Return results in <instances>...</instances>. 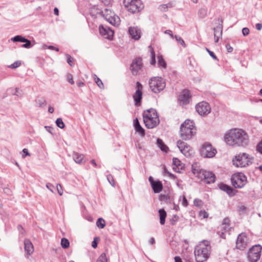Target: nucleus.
Here are the masks:
<instances>
[{"label": "nucleus", "mask_w": 262, "mask_h": 262, "mask_svg": "<svg viewBox=\"0 0 262 262\" xmlns=\"http://www.w3.org/2000/svg\"><path fill=\"white\" fill-rule=\"evenodd\" d=\"M225 141L230 146L246 147L249 143V137L243 129L233 128L225 135Z\"/></svg>", "instance_id": "f257e3e1"}, {"label": "nucleus", "mask_w": 262, "mask_h": 262, "mask_svg": "<svg viewBox=\"0 0 262 262\" xmlns=\"http://www.w3.org/2000/svg\"><path fill=\"white\" fill-rule=\"evenodd\" d=\"M211 247L209 242L205 241L199 245L195 247L194 249V255L197 262H204L209 256Z\"/></svg>", "instance_id": "f03ea898"}, {"label": "nucleus", "mask_w": 262, "mask_h": 262, "mask_svg": "<svg viewBox=\"0 0 262 262\" xmlns=\"http://www.w3.org/2000/svg\"><path fill=\"white\" fill-rule=\"evenodd\" d=\"M195 133L196 129L192 121L189 120H186L181 124L180 136L182 140H190L195 135Z\"/></svg>", "instance_id": "7ed1b4c3"}, {"label": "nucleus", "mask_w": 262, "mask_h": 262, "mask_svg": "<svg viewBox=\"0 0 262 262\" xmlns=\"http://www.w3.org/2000/svg\"><path fill=\"white\" fill-rule=\"evenodd\" d=\"M254 158L246 153H240L233 159V164L236 167H245L253 163Z\"/></svg>", "instance_id": "20e7f679"}, {"label": "nucleus", "mask_w": 262, "mask_h": 262, "mask_svg": "<svg viewBox=\"0 0 262 262\" xmlns=\"http://www.w3.org/2000/svg\"><path fill=\"white\" fill-rule=\"evenodd\" d=\"M123 4L126 10L132 14L138 13L144 8L141 0H123Z\"/></svg>", "instance_id": "39448f33"}, {"label": "nucleus", "mask_w": 262, "mask_h": 262, "mask_svg": "<svg viewBox=\"0 0 262 262\" xmlns=\"http://www.w3.org/2000/svg\"><path fill=\"white\" fill-rule=\"evenodd\" d=\"M149 86L150 90L155 94L163 91L166 86L165 80L161 77H154L149 80Z\"/></svg>", "instance_id": "423d86ee"}, {"label": "nucleus", "mask_w": 262, "mask_h": 262, "mask_svg": "<svg viewBox=\"0 0 262 262\" xmlns=\"http://www.w3.org/2000/svg\"><path fill=\"white\" fill-rule=\"evenodd\" d=\"M231 181L232 185L235 188H241L246 184L247 177L244 173L238 172L232 176Z\"/></svg>", "instance_id": "0eeeda50"}, {"label": "nucleus", "mask_w": 262, "mask_h": 262, "mask_svg": "<svg viewBox=\"0 0 262 262\" xmlns=\"http://www.w3.org/2000/svg\"><path fill=\"white\" fill-rule=\"evenodd\" d=\"M262 247L260 245L253 246L248 253V258L250 262H257L260 257Z\"/></svg>", "instance_id": "6e6552de"}, {"label": "nucleus", "mask_w": 262, "mask_h": 262, "mask_svg": "<svg viewBox=\"0 0 262 262\" xmlns=\"http://www.w3.org/2000/svg\"><path fill=\"white\" fill-rule=\"evenodd\" d=\"M216 149L208 142L203 144L200 150L201 156L204 158H212L216 155Z\"/></svg>", "instance_id": "1a4fd4ad"}, {"label": "nucleus", "mask_w": 262, "mask_h": 262, "mask_svg": "<svg viewBox=\"0 0 262 262\" xmlns=\"http://www.w3.org/2000/svg\"><path fill=\"white\" fill-rule=\"evenodd\" d=\"M177 145L181 152L186 157H190L193 153V149L190 145L183 141H178Z\"/></svg>", "instance_id": "9d476101"}, {"label": "nucleus", "mask_w": 262, "mask_h": 262, "mask_svg": "<svg viewBox=\"0 0 262 262\" xmlns=\"http://www.w3.org/2000/svg\"><path fill=\"white\" fill-rule=\"evenodd\" d=\"M136 91L133 95V98L135 101V104L136 106L141 105V100L142 99V90L143 85L139 82H137L136 83Z\"/></svg>", "instance_id": "9b49d317"}, {"label": "nucleus", "mask_w": 262, "mask_h": 262, "mask_svg": "<svg viewBox=\"0 0 262 262\" xmlns=\"http://www.w3.org/2000/svg\"><path fill=\"white\" fill-rule=\"evenodd\" d=\"M196 111L201 116L208 115L211 111L209 104L205 101L199 103L195 106Z\"/></svg>", "instance_id": "f8f14e48"}, {"label": "nucleus", "mask_w": 262, "mask_h": 262, "mask_svg": "<svg viewBox=\"0 0 262 262\" xmlns=\"http://www.w3.org/2000/svg\"><path fill=\"white\" fill-rule=\"evenodd\" d=\"M248 238L244 233L238 235L236 242V247L240 250H244L248 245Z\"/></svg>", "instance_id": "ddd939ff"}, {"label": "nucleus", "mask_w": 262, "mask_h": 262, "mask_svg": "<svg viewBox=\"0 0 262 262\" xmlns=\"http://www.w3.org/2000/svg\"><path fill=\"white\" fill-rule=\"evenodd\" d=\"M216 21V24H217V25L213 29L214 37L215 42H217L220 38L222 36L223 23V20L222 18H219Z\"/></svg>", "instance_id": "4468645a"}, {"label": "nucleus", "mask_w": 262, "mask_h": 262, "mask_svg": "<svg viewBox=\"0 0 262 262\" xmlns=\"http://www.w3.org/2000/svg\"><path fill=\"white\" fill-rule=\"evenodd\" d=\"M143 121L145 126L148 128H153L156 127L160 122L159 117L150 118L147 115L143 118Z\"/></svg>", "instance_id": "2eb2a0df"}, {"label": "nucleus", "mask_w": 262, "mask_h": 262, "mask_svg": "<svg viewBox=\"0 0 262 262\" xmlns=\"http://www.w3.org/2000/svg\"><path fill=\"white\" fill-rule=\"evenodd\" d=\"M142 67V58L137 57L134 59L130 66V70L134 75H137Z\"/></svg>", "instance_id": "dca6fc26"}, {"label": "nucleus", "mask_w": 262, "mask_h": 262, "mask_svg": "<svg viewBox=\"0 0 262 262\" xmlns=\"http://www.w3.org/2000/svg\"><path fill=\"white\" fill-rule=\"evenodd\" d=\"M215 176L212 172L204 170L201 179H203L206 183L211 184L215 182Z\"/></svg>", "instance_id": "f3484780"}, {"label": "nucleus", "mask_w": 262, "mask_h": 262, "mask_svg": "<svg viewBox=\"0 0 262 262\" xmlns=\"http://www.w3.org/2000/svg\"><path fill=\"white\" fill-rule=\"evenodd\" d=\"M148 180L155 193H159L163 189V185L160 181H155L152 177L150 176Z\"/></svg>", "instance_id": "a211bd4d"}, {"label": "nucleus", "mask_w": 262, "mask_h": 262, "mask_svg": "<svg viewBox=\"0 0 262 262\" xmlns=\"http://www.w3.org/2000/svg\"><path fill=\"white\" fill-rule=\"evenodd\" d=\"M190 97V92L187 90H184L179 95L178 99L181 104L184 105L189 103Z\"/></svg>", "instance_id": "6ab92c4d"}, {"label": "nucleus", "mask_w": 262, "mask_h": 262, "mask_svg": "<svg viewBox=\"0 0 262 262\" xmlns=\"http://www.w3.org/2000/svg\"><path fill=\"white\" fill-rule=\"evenodd\" d=\"M104 18L111 25L114 26H118L120 23V17L115 15H110L108 14H103Z\"/></svg>", "instance_id": "aec40b11"}, {"label": "nucleus", "mask_w": 262, "mask_h": 262, "mask_svg": "<svg viewBox=\"0 0 262 262\" xmlns=\"http://www.w3.org/2000/svg\"><path fill=\"white\" fill-rule=\"evenodd\" d=\"M99 30L100 34L106 38L111 39L113 36L114 32L110 28L104 27L103 25H100Z\"/></svg>", "instance_id": "412c9836"}, {"label": "nucleus", "mask_w": 262, "mask_h": 262, "mask_svg": "<svg viewBox=\"0 0 262 262\" xmlns=\"http://www.w3.org/2000/svg\"><path fill=\"white\" fill-rule=\"evenodd\" d=\"M131 37L135 40H138L141 37V30L137 27H130L128 29Z\"/></svg>", "instance_id": "4be33fe9"}, {"label": "nucleus", "mask_w": 262, "mask_h": 262, "mask_svg": "<svg viewBox=\"0 0 262 262\" xmlns=\"http://www.w3.org/2000/svg\"><path fill=\"white\" fill-rule=\"evenodd\" d=\"M219 188L222 190L226 192L230 196H234L235 194V190L228 185L221 183L219 185Z\"/></svg>", "instance_id": "5701e85b"}, {"label": "nucleus", "mask_w": 262, "mask_h": 262, "mask_svg": "<svg viewBox=\"0 0 262 262\" xmlns=\"http://www.w3.org/2000/svg\"><path fill=\"white\" fill-rule=\"evenodd\" d=\"M191 168L193 173L199 179H201V178H202V174L203 173L204 170L201 169L196 163L193 164Z\"/></svg>", "instance_id": "b1692460"}, {"label": "nucleus", "mask_w": 262, "mask_h": 262, "mask_svg": "<svg viewBox=\"0 0 262 262\" xmlns=\"http://www.w3.org/2000/svg\"><path fill=\"white\" fill-rule=\"evenodd\" d=\"M25 250L27 254L30 255L34 251V247L32 243L28 239L24 242Z\"/></svg>", "instance_id": "393cba45"}, {"label": "nucleus", "mask_w": 262, "mask_h": 262, "mask_svg": "<svg viewBox=\"0 0 262 262\" xmlns=\"http://www.w3.org/2000/svg\"><path fill=\"white\" fill-rule=\"evenodd\" d=\"M134 126L136 132L139 133L141 136L145 135V130L140 124L138 118H136L134 120Z\"/></svg>", "instance_id": "a878e982"}, {"label": "nucleus", "mask_w": 262, "mask_h": 262, "mask_svg": "<svg viewBox=\"0 0 262 262\" xmlns=\"http://www.w3.org/2000/svg\"><path fill=\"white\" fill-rule=\"evenodd\" d=\"M146 115L149 116L150 118L152 117H159L156 110L154 108H150L145 111L143 113V118H144V117Z\"/></svg>", "instance_id": "bb28decb"}, {"label": "nucleus", "mask_w": 262, "mask_h": 262, "mask_svg": "<svg viewBox=\"0 0 262 262\" xmlns=\"http://www.w3.org/2000/svg\"><path fill=\"white\" fill-rule=\"evenodd\" d=\"M160 223L161 225H164L165 222V219L166 217L167 213L164 209H160L158 211Z\"/></svg>", "instance_id": "cd10ccee"}, {"label": "nucleus", "mask_w": 262, "mask_h": 262, "mask_svg": "<svg viewBox=\"0 0 262 262\" xmlns=\"http://www.w3.org/2000/svg\"><path fill=\"white\" fill-rule=\"evenodd\" d=\"M73 158L76 163L80 164L83 160L84 155L76 152H74Z\"/></svg>", "instance_id": "c85d7f7f"}, {"label": "nucleus", "mask_w": 262, "mask_h": 262, "mask_svg": "<svg viewBox=\"0 0 262 262\" xmlns=\"http://www.w3.org/2000/svg\"><path fill=\"white\" fill-rule=\"evenodd\" d=\"M158 65L160 68H163L165 69L167 67V63L161 55H159L157 57Z\"/></svg>", "instance_id": "c756f323"}, {"label": "nucleus", "mask_w": 262, "mask_h": 262, "mask_svg": "<svg viewBox=\"0 0 262 262\" xmlns=\"http://www.w3.org/2000/svg\"><path fill=\"white\" fill-rule=\"evenodd\" d=\"M157 144L161 150L167 152L168 149V147L164 144L163 141L160 139H157Z\"/></svg>", "instance_id": "7c9ffc66"}, {"label": "nucleus", "mask_w": 262, "mask_h": 262, "mask_svg": "<svg viewBox=\"0 0 262 262\" xmlns=\"http://www.w3.org/2000/svg\"><path fill=\"white\" fill-rule=\"evenodd\" d=\"M207 14V9L206 8H202L199 9L198 12V15L201 18H205Z\"/></svg>", "instance_id": "2f4dec72"}, {"label": "nucleus", "mask_w": 262, "mask_h": 262, "mask_svg": "<svg viewBox=\"0 0 262 262\" xmlns=\"http://www.w3.org/2000/svg\"><path fill=\"white\" fill-rule=\"evenodd\" d=\"M35 102L37 106L40 107H43L47 105V101L45 99L43 98L36 100Z\"/></svg>", "instance_id": "473e14b6"}, {"label": "nucleus", "mask_w": 262, "mask_h": 262, "mask_svg": "<svg viewBox=\"0 0 262 262\" xmlns=\"http://www.w3.org/2000/svg\"><path fill=\"white\" fill-rule=\"evenodd\" d=\"M172 164L177 168L179 169H182L183 166L182 165L181 161L176 158H173L172 159Z\"/></svg>", "instance_id": "72a5a7b5"}, {"label": "nucleus", "mask_w": 262, "mask_h": 262, "mask_svg": "<svg viewBox=\"0 0 262 262\" xmlns=\"http://www.w3.org/2000/svg\"><path fill=\"white\" fill-rule=\"evenodd\" d=\"M230 220L229 218L226 217L225 218L223 221L222 225L223 226V228L225 230H228L229 229V227L230 225Z\"/></svg>", "instance_id": "f704fd0d"}, {"label": "nucleus", "mask_w": 262, "mask_h": 262, "mask_svg": "<svg viewBox=\"0 0 262 262\" xmlns=\"http://www.w3.org/2000/svg\"><path fill=\"white\" fill-rule=\"evenodd\" d=\"M25 37L21 35H16L11 38V40L13 42H23L25 40Z\"/></svg>", "instance_id": "c9c22d12"}, {"label": "nucleus", "mask_w": 262, "mask_h": 262, "mask_svg": "<svg viewBox=\"0 0 262 262\" xmlns=\"http://www.w3.org/2000/svg\"><path fill=\"white\" fill-rule=\"evenodd\" d=\"M96 225L98 228L102 229L105 226V221L102 218H99L96 222Z\"/></svg>", "instance_id": "e433bc0d"}, {"label": "nucleus", "mask_w": 262, "mask_h": 262, "mask_svg": "<svg viewBox=\"0 0 262 262\" xmlns=\"http://www.w3.org/2000/svg\"><path fill=\"white\" fill-rule=\"evenodd\" d=\"M61 245L64 249L68 248L70 246L69 240L66 238H62L61 240Z\"/></svg>", "instance_id": "4c0bfd02"}, {"label": "nucleus", "mask_w": 262, "mask_h": 262, "mask_svg": "<svg viewBox=\"0 0 262 262\" xmlns=\"http://www.w3.org/2000/svg\"><path fill=\"white\" fill-rule=\"evenodd\" d=\"M25 40L23 42H24V44H23L21 45V47L29 49L31 48L33 46L31 43V42L30 40L25 38Z\"/></svg>", "instance_id": "58836bf2"}, {"label": "nucleus", "mask_w": 262, "mask_h": 262, "mask_svg": "<svg viewBox=\"0 0 262 262\" xmlns=\"http://www.w3.org/2000/svg\"><path fill=\"white\" fill-rule=\"evenodd\" d=\"M56 125L60 128H63L65 127L64 122L61 118H57L55 121Z\"/></svg>", "instance_id": "ea45409f"}, {"label": "nucleus", "mask_w": 262, "mask_h": 262, "mask_svg": "<svg viewBox=\"0 0 262 262\" xmlns=\"http://www.w3.org/2000/svg\"><path fill=\"white\" fill-rule=\"evenodd\" d=\"M150 54H151V60H150V64L151 65H155L156 63V55L153 49H152L150 51Z\"/></svg>", "instance_id": "a19ab883"}, {"label": "nucleus", "mask_w": 262, "mask_h": 262, "mask_svg": "<svg viewBox=\"0 0 262 262\" xmlns=\"http://www.w3.org/2000/svg\"><path fill=\"white\" fill-rule=\"evenodd\" d=\"M107 260L106 258V254L104 253H102L99 257H98V259L97 260L96 262H107Z\"/></svg>", "instance_id": "79ce46f5"}, {"label": "nucleus", "mask_w": 262, "mask_h": 262, "mask_svg": "<svg viewBox=\"0 0 262 262\" xmlns=\"http://www.w3.org/2000/svg\"><path fill=\"white\" fill-rule=\"evenodd\" d=\"M194 205L198 207H202L203 204V201L199 199H195L193 201Z\"/></svg>", "instance_id": "37998d69"}, {"label": "nucleus", "mask_w": 262, "mask_h": 262, "mask_svg": "<svg viewBox=\"0 0 262 262\" xmlns=\"http://www.w3.org/2000/svg\"><path fill=\"white\" fill-rule=\"evenodd\" d=\"M174 37L176 38L177 41L180 45H181L183 47H184V48L186 47V45H185V41L181 37H180L178 35H175Z\"/></svg>", "instance_id": "c03bdc74"}, {"label": "nucleus", "mask_w": 262, "mask_h": 262, "mask_svg": "<svg viewBox=\"0 0 262 262\" xmlns=\"http://www.w3.org/2000/svg\"><path fill=\"white\" fill-rule=\"evenodd\" d=\"M95 82L96 83V84H97V85L99 86V88H100V89L104 88V85H103V82H102L101 79H100L98 77H95Z\"/></svg>", "instance_id": "a18cd8bd"}, {"label": "nucleus", "mask_w": 262, "mask_h": 262, "mask_svg": "<svg viewBox=\"0 0 262 262\" xmlns=\"http://www.w3.org/2000/svg\"><path fill=\"white\" fill-rule=\"evenodd\" d=\"M21 64V62L19 61H16L14 62L13 63L11 64L9 66V68L15 69L17 67H19Z\"/></svg>", "instance_id": "49530a36"}, {"label": "nucleus", "mask_w": 262, "mask_h": 262, "mask_svg": "<svg viewBox=\"0 0 262 262\" xmlns=\"http://www.w3.org/2000/svg\"><path fill=\"white\" fill-rule=\"evenodd\" d=\"M160 200L167 202L169 201L170 197L167 194H161L160 195Z\"/></svg>", "instance_id": "de8ad7c7"}, {"label": "nucleus", "mask_w": 262, "mask_h": 262, "mask_svg": "<svg viewBox=\"0 0 262 262\" xmlns=\"http://www.w3.org/2000/svg\"><path fill=\"white\" fill-rule=\"evenodd\" d=\"M107 179L109 183L113 186H115V182L113 176L111 174H108L107 176Z\"/></svg>", "instance_id": "09e8293b"}, {"label": "nucleus", "mask_w": 262, "mask_h": 262, "mask_svg": "<svg viewBox=\"0 0 262 262\" xmlns=\"http://www.w3.org/2000/svg\"><path fill=\"white\" fill-rule=\"evenodd\" d=\"M45 128L46 129L47 131L51 134L54 135L55 134L54 128L53 127L50 126H45Z\"/></svg>", "instance_id": "8fccbe9b"}, {"label": "nucleus", "mask_w": 262, "mask_h": 262, "mask_svg": "<svg viewBox=\"0 0 262 262\" xmlns=\"http://www.w3.org/2000/svg\"><path fill=\"white\" fill-rule=\"evenodd\" d=\"M168 5H166V4L161 5L159 6L160 10L163 12L167 11L168 10Z\"/></svg>", "instance_id": "3c124183"}, {"label": "nucleus", "mask_w": 262, "mask_h": 262, "mask_svg": "<svg viewBox=\"0 0 262 262\" xmlns=\"http://www.w3.org/2000/svg\"><path fill=\"white\" fill-rule=\"evenodd\" d=\"M67 79L68 81L71 84H73L74 83V81L73 79L72 75L70 74H67Z\"/></svg>", "instance_id": "603ef678"}, {"label": "nucleus", "mask_w": 262, "mask_h": 262, "mask_svg": "<svg viewBox=\"0 0 262 262\" xmlns=\"http://www.w3.org/2000/svg\"><path fill=\"white\" fill-rule=\"evenodd\" d=\"M57 190L58 194L60 195H62L63 194V190L62 189L61 185L60 184H58L57 185Z\"/></svg>", "instance_id": "864d4df0"}, {"label": "nucleus", "mask_w": 262, "mask_h": 262, "mask_svg": "<svg viewBox=\"0 0 262 262\" xmlns=\"http://www.w3.org/2000/svg\"><path fill=\"white\" fill-rule=\"evenodd\" d=\"M256 150L262 154V140L257 145Z\"/></svg>", "instance_id": "5fc2aeb1"}, {"label": "nucleus", "mask_w": 262, "mask_h": 262, "mask_svg": "<svg viewBox=\"0 0 262 262\" xmlns=\"http://www.w3.org/2000/svg\"><path fill=\"white\" fill-rule=\"evenodd\" d=\"M67 62L71 66H73L72 63L73 61V58L69 54H67Z\"/></svg>", "instance_id": "6e6d98bb"}, {"label": "nucleus", "mask_w": 262, "mask_h": 262, "mask_svg": "<svg viewBox=\"0 0 262 262\" xmlns=\"http://www.w3.org/2000/svg\"><path fill=\"white\" fill-rule=\"evenodd\" d=\"M242 33L244 36L248 35L249 34V29L248 28H244L242 29Z\"/></svg>", "instance_id": "4d7b16f0"}, {"label": "nucleus", "mask_w": 262, "mask_h": 262, "mask_svg": "<svg viewBox=\"0 0 262 262\" xmlns=\"http://www.w3.org/2000/svg\"><path fill=\"white\" fill-rule=\"evenodd\" d=\"M23 155L22 157L23 158H25L27 156H30V153L29 152L28 150L26 148H24L23 149Z\"/></svg>", "instance_id": "13d9d810"}, {"label": "nucleus", "mask_w": 262, "mask_h": 262, "mask_svg": "<svg viewBox=\"0 0 262 262\" xmlns=\"http://www.w3.org/2000/svg\"><path fill=\"white\" fill-rule=\"evenodd\" d=\"M182 199H183V201L182 203V205L184 207H187L188 205V201H187L186 197L185 196H183Z\"/></svg>", "instance_id": "bf43d9fd"}, {"label": "nucleus", "mask_w": 262, "mask_h": 262, "mask_svg": "<svg viewBox=\"0 0 262 262\" xmlns=\"http://www.w3.org/2000/svg\"><path fill=\"white\" fill-rule=\"evenodd\" d=\"M46 187L47 188L49 189L52 192H53V188H54V186L53 185H52L51 183H48L47 184H46Z\"/></svg>", "instance_id": "052dcab7"}, {"label": "nucleus", "mask_w": 262, "mask_h": 262, "mask_svg": "<svg viewBox=\"0 0 262 262\" xmlns=\"http://www.w3.org/2000/svg\"><path fill=\"white\" fill-rule=\"evenodd\" d=\"M200 215L202 216L204 218H207L208 216V214L205 211H200Z\"/></svg>", "instance_id": "680f3d73"}, {"label": "nucleus", "mask_w": 262, "mask_h": 262, "mask_svg": "<svg viewBox=\"0 0 262 262\" xmlns=\"http://www.w3.org/2000/svg\"><path fill=\"white\" fill-rule=\"evenodd\" d=\"M226 48L229 53H231L233 51V48L229 44L226 45Z\"/></svg>", "instance_id": "e2e57ef3"}, {"label": "nucleus", "mask_w": 262, "mask_h": 262, "mask_svg": "<svg viewBox=\"0 0 262 262\" xmlns=\"http://www.w3.org/2000/svg\"><path fill=\"white\" fill-rule=\"evenodd\" d=\"M255 28L259 31L262 29V24L261 23H257L255 25Z\"/></svg>", "instance_id": "0e129e2a"}, {"label": "nucleus", "mask_w": 262, "mask_h": 262, "mask_svg": "<svg viewBox=\"0 0 262 262\" xmlns=\"http://www.w3.org/2000/svg\"><path fill=\"white\" fill-rule=\"evenodd\" d=\"M210 56L212 57V58L214 59V60H217V57L216 56V55H215V54L212 52H209V54Z\"/></svg>", "instance_id": "69168bd1"}, {"label": "nucleus", "mask_w": 262, "mask_h": 262, "mask_svg": "<svg viewBox=\"0 0 262 262\" xmlns=\"http://www.w3.org/2000/svg\"><path fill=\"white\" fill-rule=\"evenodd\" d=\"M96 238H95L94 239V241L92 242V246L94 248H96L97 247V242L96 241Z\"/></svg>", "instance_id": "338daca9"}, {"label": "nucleus", "mask_w": 262, "mask_h": 262, "mask_svg": "<svg viewBox=\"0 0 262 262\" xmlns=\"http://www.w3.org/2000/svg\"><path fill=\"white\" fill-rule=\"evenodd\" d=\"M175 262H183L181 258L179 256H176L174 257Z\"/></svg>", "instance_id": "774afa93"}]
</instances>
